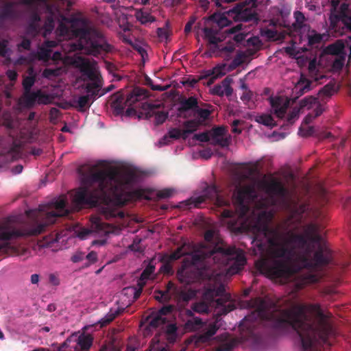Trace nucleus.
I'll return each instance as SVG.
<instances>
[{
    "instance_id": "obj_1",
    "label": "nucleus",
    "mask_w": 351,
    "mask_h": 351,
    "mask_svg": "<svg viewBox=\"0 0 351 351\" xmlns=\"http://www.w3.org/2000/svg\"><path fill=\"white\" fill-rule=\"evenodd\" d=\"M272 215L262 212L254 227L257 229L252 243L261 252L256 261L261 273L273 278L289 279L303 269L317 270L327 266L332 254L314 223L304 226L302 232L287 233L269 227Z\"/></svg>"
},
{
    "instance_id": "obj_2",
    "label": "nucleus",
    "mask_w": 351,
    "mask_h": 351,
    "mask_svg": "<svg viewBox=\"0 0 351 351\" xmlns=\"http://www.w3.org/2000/svg\"><path fill=\"white\" fill-rule=\"evenodd\" d=\"M249 304L254 310L241 322L243 328L252 330L263 322H268L276 330L291 328L298 335L300 351H320L323 345H331L329 338L335 332L329 317L319 304H299L291 309L271 310L265 300L256 298Z\"/></svg>"
},
{
    "instance_id": "obj_3",
    "label": "nucleus",
    "mask_w": 351,
    "mask_h": 351,
    "mask_svg": "<svg viewBox=\"0 0 351 351\" xmlns=\"http://www.w3.org/2000/svg\"><path fill=\"white\" fill-rule=\"evenodd\" d=\"M93 166L83 177L84 186L75 193L73 202L77 206L95 207L106 202L103 213L107 219H123L121 208L128 202L141 199L142 191L130 190L137 182L138 175L133 170L98 169Z\"/></svg>"
},
{
    "instance_id": "obj_4",
    "label": "nucleus",
    "mask_w": 351,
    "mask_h": 351,
    "mask_svg": "<svg viewBox=\"0 0 351 351\" xmlns=\"http://www.w3.org/2000/svg\"><path fill=\"white\" fill-rule=\"evenodd\" d=\"M67 200L64 196L54 199L48 205H41L38 210L26 211L28 217L32 218L31 222L16 227L10 225L0 226V254L5 253L9 248V241L19 238L37 236L43 233L47 226L56 223L57 219L67 216Z\"/></svg>"
},
{
    "instance_id": "obj_5",
    "label": "nucleus",
    "mask_w": 351,
    "mask_h": 351,
    "mask_svg": "<svg viewBox=\"0 0 351 351\" xmlns=\"http://www.w3.org/2000/svg\"><path fill=\"white\" fill-rule=\"evenodd\" d=\"M235 248L224 247L215 245L211 248L203 247L201 250L194 252L191 260L185 259L182 267L177 272L178 279L182 282L190 285L200 281L204 278L205 267L204 261L213 258L214 262H219V258L221 256L226 259L228 256L234 255Z\"/></svg>"
},
{
    "instance_id": "obj_6",
    "label": "nucleus",
    "mask_w": 351,
    "mask_h": 351,
    "mask_svg": "<svg viewBox=\"0 0 351 351\" xmlns=\"http://www.w3.org/2000/svg\"><path fill=\"white\" fill-rule=\"evenodd\" d=\"M73 34L78 40L70 43L71 51H84V53L95 57L112 51V46L108 43L103 33L95 28H77Z\"/></svg>"
},
{
    "instance_id": "obj_7",
    "label": "nucleus",
    "mask_w": 351,
    "mask_h": 351,
    "mask_svg": "<svg viewBox=\"0 0 351 351\" xmlns=\"http://www.w3.org/2000/svg\"><path fill=\"white\" fill-rule=\"evenodd\" d=\"M149 96L146 89L141 87H135L127 95L125 99L124 95L121 91H118L112 95V107L117 113H121L126 106H132L136 102L145 99Z\"/></svg>"
},
{
    "instance_id": "obj_8",
    "label": "nucleus",
    "mask_w": 351,
    "mask_h": 351,
    "mask_svg": "<svg viewBox=\"0 0 351 351\" xmlns=\"http://www.w3.org/2000/svg\"><path fill=\"white\" fill-rule=\"evenodd\" d=\"M255 197V189L252 186H245L233 193L232 203L235 208V212L241 219L245 217L250 210L249 202Z\"/></svg>"
},
{
    "instance_id": "obj_9",
    "label": "nucleus",
    "mask_w": 351,
    "mask_h": 351,
    "mask_svg": "<svg viewBox=\"0 0 351 351\" xmlns=\"http://www.w3.org/2000/svg\"><path fill=\"white\" fill-rule=\"evenodd\" d=\"M339 3V0H331L332 9L329 17L330 27L336 31L339 23L341 22L346 29L351 31V10L349 8V5L343 3L337 9Z\"/></svg>"
},
{
    "instance_id": "obj_10",
    "label": "nucleus",
    "mask_w": 351,
    "mask_h": 351,
    "mask_svg": "<svg viewBox=\"0 0 351 351\" xmlns=\"http://www.w3.org/2000/svg\"><path fill=\"white\" fill-rule=\"evenodd\" d=\"M207 200L215 201V205L219 207L230 205V200L228 199H225L219 195V190L215 184H208L207 183L205 184V187L202 194L191 197L189 199L191 202L188 204H193L194 207L199 208L202 204Z\"/></svg>"
},
{
    "instance_id": "obj_11",
    "label": "nucleus",
    "mask_w": 351,
    "mask_h": 351,
    "mask_svg": "<svg viewBox=\"0 0 351 351\" xmlns=\"http://www.w3.org/2000/svg\"><path fill=\"white\" fill-rule=\"evenodd\" d=\"M208 20L213 23V27H205L203 31L208 42L210 44L217 45L221 41V39L217 36V30L216 28L221 29L227 27L231 21L227 18L225 13H215L208 18Z\"/></svg>"
},
{
    "instance_id": "obj_12",
    "label": "nucleus",
    "mask_w": 351,
    "mask_h": 351,
    "mask_svg": "<svg viewBox=\"0 0 351 351\" xmlns=\"http://www.w3.org/2000/svg\"><path fill=\"white\" fill-rule=\"evenodd\" d=\"M300 108L313 110L304 118V122L306 124L311 123L313 119L320 116L325 111L324 106L321 104L314 96H308L300 101Z\"/></svg>"
},
{
    "instance_id": "obj_13",
    "label": "nucleus",
    "mask_w": 351,
    "mask_h": 351,
    "mask_svg": "<svg viewBox=\"0 0 351 351\" xmlns=\"http://www.w3.org/2000/svg\"><path fill=\"white\" fill-rule=\"evenodd\" d=\"M224 293L225 289L222 285L219 286L217 290H208L206 293V295L210 294L212 297L214 295L215 296H221L216 300L217 305L219 308V311L217 315L218 316L226 315L235 308V305L230 301V295H225Z\"/></svg>"
},
{
    "instance_id": "obj_14",
    "label": "nucleus",
    "mask_w": 351,
    "mask_h": 351,
    "mask_svg": "<svg viewBox=\"0 0 351 351\" xmlns=\"http://www.w3.org/2000/svg\"><path fill=\"white\" fill-rule=\"evenodd\" d=\"M228 16L234 20L242 21H257L258 14L254 8H248L241 3L237 4L232 9L226 12Z\"/></svg>"
},
{
    "instance_id": "obj_15",
    "label": "nucleus",
    "mask_w": 351,
    "mask_h": 351,
    "mask_svg": "<svg viewBox=\"0 0 351 351\" xmlns=\"http://www.w3.org/2000/svg\"><path fill=\"white\" fill-rule=\"evenodd\" d=\"M49 102V97L40 90L35 92L24 91L21 97V104L28 108H32L36 104H47Z\"/></svg>"
},
{
    "instance_id": "obj_16",
    "label": "nucleus",
    "mask_w": 351,
    "mask_h": 351,
    "mask_svg": "<svg viewBox=\"0 0 351 351\" xmlns=\"http://www.w3.org/2000/svg\"><path fill=\"white\" fill-rule=\"evenodd\" d=\"M168 288L171 289L172 298L178 303H186L193 299L197 294L196 290L191 288L182 289L178 287L172 281L168 282Z\"/></svg>"
},
{
    "instance_id": "obj_17",
    "label": "nucleus",
    "mask_w": 351,
    "mask_h": 351,
    "mask_svg": "<svg viewBox=\"0 0 351 351\" xmlns=\"http://www.w3.org/2000/svg\"><path fill=\"white\" fill-rule=\"evenodd\" d=\"M152 262L153 259L150 261L148 265L141 273L140 278L137 282V287H132L128 288V289H130L133 292L134 299L135 300H137L140 297L143 291V289L145 285L146 280L149 278L150 276L155 271V266Z\"/></svg>"
},
{
    "instance_id": "obj_18",
    "label": "nucleus",
    "mask_w": 351,
    "mask_h": 351,
    "mask_svg": "<svg viewBox=\"0 0 351 351\" xmlns=\"http://www.w3.org/2000/svg\"><path fill=\"white\" fill-rule=\"evenodd\" d=\"M265 190L271 195L285 198L288 195V190L283 183L278 179L273 178L265 184Z\"/></svg>"
},
{
    "instance_id": "obj_19",
    "label": "nucleus",
    "mask_w": 351,
    "mask_h": 351,
    "mask_svg": "<svg viewBox=\"0 0 351 351\" xmlns=\"http://www.w3.org/2000/svg\"><path fill=\"white\" fill-rule=\"evenodd\" d=\"M16 5V2L8 1L0 8V25H3L5 21H13L18 17L19 12Z\"/></svg>"
},
{
    "instance_id": "obj_20",
    "label": "nucleus",
    "mask_w": 351,
    "mask_h": 351,
    "mask_svg": "<svg viewBox=\"0 0 351 351\" xmlns=\"http://www.w3.org/2000/svg\"><path fill=\"white\" fill-rule=\"evenodd\" d=\"M269 101L274 114L280 119L283 118L288 108L289 101L281 96L270 97Z\"/></svg>"
},
{
    "instance_id": "obj_21",
    "label": "nucleus",
    "mask_w": 351,
    "mask_h": 351,
    "mask_svg": "<svg viewBox=\"0 0 351 351\" xmlns=\"http://www.w3.org/2000/svg\"><path fill=\"white\" fill-rule=\"evenodd\" d=\"M339 88L335 82L330 81L319 90L317 97H315L326 108V104L333 95L338 92Z\"/></svg>"
},
{
    "instance_id": "obj_22",
    "label": "nucleus",
    "mask_w": 351,
    "mask_h": 351,
    "mask_svg": "<svg viewBox=\"0 0 351 351\" xmlns=\"http://www.w3.org/2000/svg\"><path fill=\"white\" fill-rule=\"evenodd\" d=\"M226 131V128L222 126L213 128L210 134L211 143L215 145H220L222 147H228L230 143L229 140L228 138L223 137Z\"/></svg>"
},
{
    "instance_id": "obj_23",
    "label": "nucleus",
    "mask_w": 351,
    "mask_h": 351,
    "mask_svg": "<svg viewBox=\"0 0 351 351\" xmlns=\"http://www.w3.org/2000/svg\"><path fill=\"white\" fill-rule=\"evenodd\" d=\"M199 101L195 96H191L188 98L182 97L180 99V106L178 108V112L180 114H182L184 112L188 111L194 112L195 110L198 107V105L200 104Z\"/></svg>"
},
{
    "instance_id": "obj_24",
    "label": "nucleus",
    "mask_w": 351,
    "mask_h": 351,
    "mask_svg": "<svg viewBox=\"0 0 351 351\" xmlns=\"http://www.w3.org/2000/svg\"><path fill=\"white\" fill-rule=\"evenodd\" d=\"M217 317H219L217 315ZM218 317H217L215 322L209 324L197 336V343H206L211 340L212 337L216 334L217 331L219 328V326L217 324Z\"/></svg>"
},
{
    "instance_id": "obj_25",
    "label": "nucleus",
    "mask_w": 351,
    "mask_h": 351,
    "mask_svg": "<svg viewBox=\"0 0 351 351\" xmlns=\"http://www.w3.org/2000/svg\"><path fill=\"white\" fill-rule=\"evenodd\" d=\"M80 71L83 75L93 82H101V76L91 66L88 61L83 60L80 66Z\"/></svg>"
},
{
    "instance_id": "obj_26",
    "label": "nucleus",
    "mask_w": 351,
    "mask_h": 351,
    "mask_svg": "<svg viewBox=\"0 0 351 351\" xmlns=\"http://www.w3.org/2000/svg\"><path fill=\"white\" fill-rule=\"evenodd\" d=\"M148 111L146 113V117H155V123L156 125L162 124L168 117V112L165 111H157L154 106L147 104Z\"/></svg>"
},
{
    "instance_id": "obj_27",
    "label": "nucleus",
    "mask_w": 351,
    "mask_h": 351,
    "mask_svg": "<svg viewBox=\"0 0 351 351\" xmlns=\"http://www.w3.org/2000/svg\"><path fill=\"white\" fill-rule=\"evenodd\" d=\"M186 315L189 319L185 323V328L189 330H196L203 326L202 320L197 317H194L191 310H186Z\"/></svg>"
},
{
    "instance_id": "obj_28",
    "label": "nucleus",
    "mask_w": 351,
    "mask_h": 351,
    "mask_svg": "<svg viewBox=\"0 0 351 351\" xmlns=\"http://www.w3.org/2000/svg\"><path fill=\"white\" fill-rule=\"evenodd\" d=\"M311 81L308 80L304 75L301 74L300 80L294 87L295 93L301 96L311 89Z\"/></svg>"
},
{
    "instance_id": "obj_29",
    "label": "nucleus",
    "mask_w": 351,
    "mask_h": 351,
    "mask_svg": "<svg viewBox=\"0 0 351 351\" xmlns=\"http://www.w3.org/2000/svg\"><path fill=\"white\" fill-rule=\"evenodd\" d=\"M91 231L101 234H106L110 232L109 226L103 222L99 217L91 219Z\"/></svg>"
},
{
    "instance_id": "obj_30",
    "label": "nucleus",
    "mask_w": 351,
    "mask_h": 351,
    "mask_svg": "<svg viewBox=\"0 0 351 351\" xmlns=\"http://www.w3.org/2000/svg\"><path fill=\"white\" fill-rule=\"evenodd\" d=\"M23 143L21 141H13L8 151H3L2 154L6 155L11 160H16L21 156Z\"/></svg>"
},
{
    "instance_id": "obj_31",
    "label": "nucleus",
    "mask_w": 351,
    "mask_h": 351,
    "mask_svg": "<svg viewBox=\"0 0 351 351\" xmlns=\"http://www.w3.org/2000/svg\"><path fill=\"white\" fill-rule=\"evenodd\" d=\"M209 105L200 102L198 105V107L193 112L194 116H197L198 119H196L197 121H200V123L202 124L205 121L208 120L212 113V111L208 108H205L204 107H207Z\"/></svg>"
},
{
    "instance_id": "obj_32",
    "label": "nucleus",
    "mask_w": 351,
    "mask_h": 351,
    "mask_svg": "<svg viewBox=\"0 0 351 351\" xmlns=\"http://www.w3.org/2000/svg\"><path fill=\"white\" fill-rule=\"evenodd\" d=\"M326 36L325 34L317 33L315 30H312L307 36L308 45L311 48H317Z\"/></svg>"
},
{
    "instance_id": "obj_33",
    "label": "nucleus",
    "mask_w": 351,
    "mask_h": 351,
    "mask_svg": "<svg viewBox=\"0 0 351 351\" xmlns=\"http://www.w3.org/2000/svg\"><path fill=\"white\" fill-rule=\"evenodd\" d=\"M345 45L341 40H337L334 43L328 45L324 50V53L339 55L343 53Z\"/></svg>"
},
{
    "instance_id": "obj_34",
    "label": "nucleus",
    "mask_w": 351,
    "mask_h": 351,
    "mask_svg": "<svg viewBox=\"0 0 351 351\" xmlns=\"http://www.w3.org/2000/svg\"><path fill=\"white\" fill-rule=\"evenodd\" d=\"M154 298L159 302H169L172 299L171 289H169L168 283L165 290H156L154 291Z\"/></svg>"
},
{
    "instance_id": "obj_35",
    "label": "nucleus",
    "mask_w": 351,
    "mask_h": 351,
    "mask_svg": "<svg viewBox=\"0 0 351 351\" xmlns=\"http://www.w3.org/2000/svg\"><path fill=\"white\" fill-rule=\"evenodd\" d=\"M102 86V82H93L88 83L86 86V90L89 95V97H92L95 98L96 97H100L101 88Z\"/></svg>"
},
{
    "instance_id": "obj_36",
    "label": "nucleus",
    "mask_w": 351,
    "mask_h": 351,
    "mask_svg": "<svg viewBox=\"0 0 351 351\" xmlns=\"http://www.w3.org/2000/svg\"><path fill=\"white\" fill-rule=\"evenodd\" d=\"M134 16L141 24L145 25L155 21L154 16H152L149 12L143 10H136Z\"/></svg>"
},
{
    "instance_id": "obj_37",
    "label": "nucleus",
    "mask_w": 351,
    "mask_h": 351,
    "mask_svg": "<svg viewBox=\"0 0 351 351\" xmlns=\"http://www.w3.org/2000/svg\"><path fill=\"white\" fill-rule=\"evenodd\" d=\"M92 343L93 338L89 335H81L78 337L77 340V345L84 351L89 350Z\"/></svg>"
},
{
    "instance_id": "obj_38",
    "label": "nucleus",
    "mask_w": 351,
    "mask_h": 351,
    "mask_svg": "<svg viewBox=\"0 0 351 351\" xmlns=\"http://www.w3.org/2000/svg\"><path fill=\"white\" fill-rule=\"evenodd\" d=\"M188 254V252L186 249V245H182L178 247L174 252H173L171 254H165V258L170 260L171 261H176L180 258L182 256Z\"/></svg>"
},
{
    "instance_id": "obj_39",
    "label": "nucleus",
    "mask_w": 351,
    "mask_h": 351,
    "mask_svg": "<svg viewBox=\"0 0 351 351\" xmlns=\"http://www.w3.org/2000/svg\"><path fill=\"white\" fill-rule=\"evenodd\" d=\"M200 121L197 119H191L184 122L183 125L184 127V130H183V134H191L196 131L199 126L201 125Z\"/></svg>"
},
{
    "instance_id": "obj_40",
    "label": "nucleus",
    "mask_w": 351,
    "mask_h": 351,
    "mask_svg": "<svg viewBox=\"0 0 351 351\" xmlns=\"http://www.w3.org/2000/svg\"><path fill=\"white\" fill-rule=\"evenodd\" d=\"M255 121L265 126L273 128L276 125L275 121L270 114H263L256 117Z\"/></svg>"
},
{
    "instance_id": "obj_41",
    "label": "nucleus",
    "mask_w": 351,
    "mask_h": 351,
    "mask_svg": "<svg viewBox=\"0 0 351 351\" xmlns=\"http://www.w3.org/2000/svg\"><path fill=\"white\" fill-rule=\"evenodd\" d=\"M178 328L174 324H169L166 326L165 333L167 339L169 343H174L177 338Z\"/></svg>"
},
{
    "instance_id": "obj_42",
    "label": "nucleus",
    "mask_w": 351,
    "mask_h": 351,
    "mask_svg": "<svg viewBox=\"0 0 351 351\" xmlns=\"http://www.w3.org/2000/svg\"><path fill=\"white\" fill-rule=\"evenodd\" d=\"M308 206L306 204H299L296 202H293L291 204V210L292 213L298 216V217L301 218L302 215L307 210Z\"/></svg>"
},
{
    "instance_id": "obj_43",
    "label": "nucleus",
    "mask_w": 351,
    "mask_h": 351,
    "mask_svg": "<svg viewBox=\"0 0 351 351\" xmlns=\"http://www.w3.org/2000/svg\"><path fill=\"white\" fill-rule=\"evenodd\" d=\"M233 80L230 76L226 77L222 82H221V86L223 90L224 94L229 97L232 95L233 93V89L231 87V84L232 83Z\"/></svg>"
},
{
    "instance_id": "obj_44",
    "label": "nucleus",
    "mask_w": 351,
    "mask_h": 351,
    "mask_svg": "<svg viewBox=\"0 0 351 351\" xmlns=\"http://www.w3.org/2000/svg\"><path fill=\"white\" fill-rule=\"evenodd\" d=\"M319 280V276L316 273L309 272L304 275L302 277V282L301 286L312 284L318 282Z\"/></svg>"
},
{
    "instance_id": "obj_45",
    "label": "nucleus",
    "mask_w": 351,
    "mask_h": 351,
    "mask_svg": "<svg viewBox=\"0 0 351 351\" xmlns=\"http://www.w3.org/2000/svg\"><path fill=\"white\" fill-rule=\"evenodd\" d=\"M160 261L162 263V265L160 268V271L161 272L167 274H171L173 273V269L171 264L172 261L166 259L165 256L164 255L160 258Z\"/></svg>"
},
{
    "instance_id": "obj_46",
    "label": "nucleus",
    "mask_w": 351,
    "mask_h": 351,
    "mask_svg": "<svg viewBox=\"0 0 351 351\" xmlns=\"http://www.w3.org/2000/svg\"><path fill=\"white\" fill-rule=\"evenodd\" d=\"M219 77L218 74L215 73V70H206L204 71L202 74L199 75V79L202 80L203 79L209 78V81L208 84H212Z\"/></svg>"
},
{
    "instance_id": "obj_47",
    "label": "nucleus",
    "mask_w": 351,
    "mask_h": 351,
    "mask_svg": "<svg viewBox=\"0 0 351 351\" xmlns=\"http://www.w3.org/2000/svg\"><path fill=\"white\" fill-rule=\"evenodd\" d=\"M246 263V260L243 256H238L237 259L234 261L232 265L230 267V271L232 273H238L240 271L245 264Z\"/></svg>"
},
{
    "instance_id": "obj_48",
    "label": "nucleus",
    "mask_w": 351,
    "mask_h": 351,
    "mask_svg": "<svg viewBox=\"0 0 351 351\" xmlns=\"http://www.w3.org/2000/svg\"><path fill=\"white\" fill-rule=\"evenodd\" d=\"M166 321L167 320H166L165 317H162L157 313L149 321V326L150 328H156L159 327L160 326L165 324Z\"/></svg>"
},
{
    "instance_id": "obj_49",
    "label": "nucleus",
    "mask_w": 351,
    "mask_h": 351,
    "mask_svg": "<svg viewBox=\"0 0 351 351\" xmlns=\"http://www.w3.org/2000/svg\"><path fill=\"white\" fill-rule=\"evenodd\" d=\"M89 95L79 97L77 102L80 111H84L90 107Z\"/></svg>"
},
{
    "instance_id": "obj_50",
    "label": "nucleus",
    "mask_w": 351,
    "mask_h": 351,
    "mask_svg": "<svg viewBox=\"0 0 351 351\" xmlns=\"http://www.w3.org/2000/svg\"><path fill=\"white\" fill-rule=\"evenodd\" d=\"M120 312L119 310L112 311V309L110 312L101 319V324L106 325L112 322L119 315Z\"/></svg>"
},
{
    "instance_id": "obj_51",
    "label": "nucleus",
    "mask_w": 351,
    "mask_h": 351,
    "mask_svg": "<svg viewBox=\"0 0 351 351\" xmlns=\"http://www.w3.org/2000/svg\"><path fill=\"white\" fill-rule=\"evenodd\" d=\"M36 82L35 76H27L23 80V87L24 91L31 90L32 87Z\"/></svg>"
},
{
    "instance_id": "obj_52",
    "label": "nucleus",
    "mask_w": 351,
    "mask_h": 351,
    "mask_svg": "<svg viewBox=\"0 0 351 351\" xmlns=\"http://www.w3.org/2000/svg\"><path fill=\"white\" fill-rule=\"evenodd\" d=\"M54 28V21L52 16H48L43 26L44 36L50 34Z\"/></svg>"
},
{
    "instance_id": "obj_53",
    "label": "nucleus",
    "mask_w": 351,
    "mask_h": 351,
    "mask_svg": "<svg viewBox=\"0 0 351 351\" xmlns=\"http://www.w3.org/2000/svg\"><path fill=\"white\" fill-rule=\"evenodd\" d=\"M60 239V236L58 234H56L54 237L52 238H45L43 241H40V246L43 247H51L52 243L55 242H58Z\"/></svg>"
},
{
    "instance_id": "obj_54",
    "label": "nucleus",
    "mask_w": 351,
    "mask_h": 351,
    "mask_svg": "<svg viewBox=\"0 0 351 351\" xmlns=\"http://www.w3.org/2000/svg\"><path fill=\"white\" fill-rule=\"evenodd\" d=\"M208 306L205 302H197L193 305L192 309L193 311L199 313H208Z\"/></svg>"
},
{
    "instance_id": "obj_55",
    "label": "nucleus",
    "mask_w": 351,
    "mask_h": 351,
    "mask_svg": "<svg viewBox=\"0 0 351 351\" xmlns=\"http://www.w3.org/2000/svg\"><path fill=\"white\" fill-rule=\"evenodd\" d=\"M168 134L171 138L173 139H179L180 137H183V138H186V134H183V130H180L178 128H173L169 131Z\"/></svg>"
},
{
    "instance_id": "obj_56",
    "label": "nucleus",
    "mask_w": 351,
    "mask_h": 351,
    "mask_svg": "<svg viewBox=\"0 0 351 351\" xmlns=\"http://www.w3.org/2000/svg\"><path fill=\"white\" fill-rule=\"evenodd\" d=\"M60 71L59 69H53L50 68H47L44 69L43 72V75L44 77L50 79L53 77H56L59 75Z\"/></svg>"
},
{
    "instance_id": "obj_57",
    "label": "nucleus",
    "mask_w": 351,
    "mask_h": 351,
    "mask_svg": "<svg viewBox=\"0 0 351 351\" xmlns=\"http://www.w3.org/2000/svg\"><path fill=\"white\" fill-rule=\"evenodd\" d=\"M85 258L87 263H85L86 267H88L90 265L93 264L97 261V254L95 252L91 251L88 254L85 255Z\"/></svg>"
},
{
    "instance_id": "obj_58",
    "label": "nucleus",
    "mask_w": 351,
    "mask_h": 351,
    "mask_svg": "<svg viewBox=\"0 0 351 351\" xmlns=\"http://www.w3.org/2000/svg\"><path fill=\"white\" fill-rule=\"evenodd\" d=\"M173 191L171 189H165L159 191L157 193V197L159 199H165L170 197L173 194Z\"/></svg>"
},
{
    "instance_id": "obj_59",
    "label": "nucleus",
    "mask_w": 351,
    "mask_h": 351,
    "mask_svg": "<svg viewBox=\"0 0 351 351\" xmlns=\"http://www.w3.org/2000/svg\"><path fill=\"white\" fill-rule=\"evenodd\" d=\"M194 138L200 142L206 143L211 140V136L207 132L196 134Z\"/></svg>"
},
{
    "instance_id": "obj_60",
    "label": "nucleus",
    "mask_w": 351,
    "mask_h": 351,
    "mask_svg": "<svg viewBox=\"0 0 351 351\" xmlns=\"http://www.w3.org/2000/svg\"><path fill=\"white\" fill-rule=\"evenodd\" d=\"M253 95V92L249 89L243 91L240 98L244 104H247L252 99Z\"/></svg>"
},
{
    "instance_id": "obj_61",
    "label": "nucleus",
    "mask_w": 351,
    "mask_h": 351,
    "mask_svg": "<svg viewBox=\"0 0 351 351\" xmlns=\"http://www.w3.org/2000/svg\"><path fill=\"white\" fill-rule=\"evenodd\" d=\"M174 309V306L173 305H167L162 306L157 313L158 315H160L162 317H164L165 315H167L168 314H170L173 310Z\"/></svg>"
},
{
    "instance_id": "obj_62",
    "label": "nucleus",
    "mask_w": 351,
    "mask_h": 351,
    "mask_svg": "<svg viewBox=\"0 0 351 351\" xmlns=\"http://www.w3.org/2000/svg\"><path fill=\"white\" fill-rule=\"evenodd\" d=\"M85 258V254L82 252H75L71 258L73 263H79Z\"/></svg>"
},
{
    "instance_id": "obj_63",
    "label": "nucleus",
    "mask_w": 351,
    "mask_h": 351,
    "mask_svg": "<svg viewBox=\"0 0 351 351\" xmlns=\"http://www.w3.org/2000/svg\"><path fill=\"white\" fill-rule=\"evenodd\" d=\"M294 16L296 23H298L300 27H302L305 21V17L303 13L300 11H296L294 13Z\"/></svg>"
},
{
    "instance_id": "obj_64",
    "label": "nucleus",
    "mask_w": 351,
    "mask_h": 351,
    "mask_svg": "<svg viewBox=\"0 0 351 351\" xmlns=\"http://www.w3.org/2000/svg\"><path fill=\"white\" fill-rule=\"evenodd\" d=\"M344 64V59L343 58H337L334 60L332 63V67L336 70L342 69Z\"/></svg>"
}]
</instances>
